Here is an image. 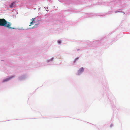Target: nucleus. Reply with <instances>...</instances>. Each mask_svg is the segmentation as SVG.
<instances>
[{
    "mask_svg": "<svg viewBox=\"0 0 130 130\" xmlns=\"http://www.w3.org/2000/svg\"><path fill=\"white\" fill-rule=\"evenodd\" d=\"M34 26L32 28H34Z\"/></svg>",
    "mask_w": 130,
    "mask_h": 130,
    "instance_id": "9d476101",
    "label": "nucleus"
},
{
    "mask_svg": "<svg viewBox=\"0 0 130 130\" xmlns=\"http://www.w3.org/2000/svg\"><path fill=\"white\" fill-rule=\"evenodd\" d=\"M78 58H76V59H75V60L74 61H76L77 60V59H78Z\"/></svg>",
    "mask_w": 130,
    "mask_h": 130,
    "instance_id": "6e6552de",
    "label": "nucleus"
},
{
    "mask_svg": "<svg viewBox=\"0 0 130 130\" xmlns=\"http://www.w3.org/2000/svg\"><path fill=\"white\" fill-rule=\"evenodd\" d=\"M84 69L83 67L81 68L78 71V74H79L80 73L83 72L84 71Z\"/></svg>",
    "mask_w": 130,
    "mask_h": 130,
    "instance_id": "f03ea898",
    "label": "nucleus"
},
{
    "mask_svg": "<svg viewBox=\"0 0 130 130\" xmlns=\"http://www.w3.org/2000/svg\"><path fill=\"white\" fill-rule=\"evenodd\" d=\"M33 21H32L31 22H30V25H29V26H31V24H32V23H33Z\"/></svg>",
    "mask_w": 130,
    "mask_h": 130,
    "instance_id": "423d86ee",
    "label": "nucleus"
},
{
    "mask_svg": "<svg viewBox=\"0 0 130 130\" xmlns=\"http://www.w3.org/2000/svg\"><path fill=\"white\" fill-rule=\"evenodd\" d=\"M58 43L59 44H60L61 43V41H59V40H58Z\"/></svg>",
    "mask_w": 130,
    "mask_h": 130,
    "instance_id": "0eeeda50",
    "label": "nucleus"
},
{
    "mask_svg": "<svg viewBox=\"0 0 130 130\" xmlns=\"http://www.w3.org/2000/svg\"><path fill=\"white\" fill-rule=\"evenodd\" d=\"M14 3H11V4L10 5V8H12L13 7Z\"/></svg>",
    "mask_w": 130,
    "mask_h": 130,
    "instance_id": "20e7f679",
    "label": "nucleus"
},
{
    "mask_svg": "<svg viewBox=\"0 0 130 130\" xmlns=\"http://www.w3.org/2000/svg\"><path fill=\"white\" fill-rule=\"evenodd\" d=\"M112 126V125L111 124V125H110V126Z\"/></svg>",
    "mask_w": 130,
    "mask_h": 130,
    "instance_id": "1a4fd4ad",
    "label": "nucleus"
},
{
    "mask_svg": "<svg viewBox=\"0 0 130 130\" xmlns=\"http://www.w3.org/2000/svg\"><path fill=\"white\" fill-rule=\"evenodd\" d=\"M11 25V23L9 22H7L5 19H0V26H4L9 28L14 29V28L10 27Z\"/></svg>",
    "mask_w": 130,
    "mask_h": 130,
    "instance_id": "f257e3e1",
    "label": "nucleus"
},
{
    "mask_svg": "<svg viewBox=\"0 0 130 130\" xmlns=\"http://www.w3.org/2000/svg\"><path fill=\"white\" fill-rule=\"evenodd\" d=\"M13 76H12L10 77H9V78H7V79H6L4 80L3 81V82H4L6 81H7L10 80V79H11L13 77Z\"/></svg>",
    "mask_w": 130,
    "mask_h": 130,
    "instance_id": "7ed1b4c3",
    "label": "nucleus"
},
{
    "mask_svg": "<svg viewBox=\"0 0 130 130\" xmlns=\"http://www.w3.org/2000/svg\"><path fill=\"white\" fill-rule=\"evenodd\" d=\"M35 18H32V21H34L35 20Z\"/></svg>",
    "mask_w": 130,
    "mask_h": 130,
    "instance_id": "39448f33",
    "label": "nucleus"
}]
</instances>
